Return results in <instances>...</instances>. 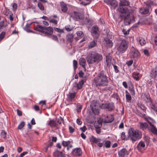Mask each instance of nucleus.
I'll return each instance as SVG.
<instances>
[{"label": "nucleus", "instance_id": "obj_15", "mask_svg": "<svg viewBox=\"0 0 157 157\" xmlns=\"http://www.w3.org/2000/svg\"><path fill=\"white\" fill-rule=\"evenodd\" d=\"M72 153L73 155L80 156L82 155V152L80 148H77L73 150Z\"/></svg>", "mask_w": 157, "mask_h": 157}, {"label": "nucleus", "instance_id": "obj_17", "mask_svg": "<svg viewBox=\"0 0 157 157\" xmlns=\"http://www.w3.org/2000/svg\"><path fill=\"white\" fill-rule=\"evenodd\" d=\"M105 41L107 47L108 48H111L113 46V43L112 41L110 40L109 38L106 37L104 39Z\"/></svg>", "mask_w": 157, "mask_h": 157}, {"label": "nucleus", "instance_id": "obj_57", "mask_svg": "<svg viewBox=\"0 0 157 157\" xmlns=\"http://www.w3.org/2000/svg\"><path fill=\"white\" fill-rule=\"evenodd\" d=\"M144 140L148 144L149 141V138L148 136H145L144 137Z\"/></svg>", "mask_w": 157, "mask_h": 157}, {"label": "nucleus", "instance_id": "obj_8", "mask_svg": "<svg viewBox=\"0 0 157 157\" xmlns=\"http://www.w3.org/2000/svg\"><path fill=\"white\" fill-rule=\"evenodd\" d=\"M70 15L73 19L76 21L84 19L83 14L78 12L74 11L71 13Z\"/></svg>", "mask_w": 157, "mask_h": 157}, {"label": "nucleus", "instance_id": "obj_19", "mask_svg": "<svg viewBox=\"0 0 157 157\" xmlns=\"http://www.w3.org/2000/svg\"><path fill=\"white\" fill-rule=\"evenodd\" d=\"M54 155L55 157H65L64 154L59 151H55L54 153Z\"/></svg>", "mask_w": 157, "mask_h": 157}, {"label": "nucleus", "instance_id": "obj_52", "mask_svg": "<svg viewBox=\"0 0 157 157\" xmlns=\"http://www.w3.org/2000/svg\"><path fill=\"white\" fill-rule=\"evenodd\" d=\"M12 7H13V10L14 11H15L17 9V4L16 3H13V5L12 6Z\"/></svg>", "mask_w": 157, "mask_h": 157}, {"label": "nucleus", "instance_id": "obj_29", "mask_svg": "<svg viewBox=\"0 0 157 157\" xmlns=\"http://www.w3.org/2000/svg\"><path fill=\"white\" fill-rule=\"evenodd\" d=\"M76 95V93H69L67 95L69 100L71 101L75 97Z\"/></svg>", "mask_w": 157, "mask_h": 157}, {"label": "nucleus", "instance_id": "obj_36", "mask_svg": "<svg viewBox=\"0 0 157 157\" xmlns=\"http://www.w3.org/2000/svg\"><path fill=\"white\" fill-rule=\"evenodd\" d=\"M139 42L141 46L144 45L146 42L144 39L142 37L139 38Z\"/></svg>", "mask_w": 157, "mask_h": 157}, {"label": "nucleus", "instance_id": "obj_45", "mask_svg": "<svg viewBox=\"0 0 157 157\" xmlns=\"http://www.w3.org/2000/svg\"><path fill=\"white\" fill-rule=\"evenodd\" d=\"M111 142L110 141H107L105 142V146L106 148H109L110 146Z\"/></svg>", "mask_w": 157, "mask_h": 157}, {"label": "nucleus", "instance_id": "obj_37", "mask_svg": "<svg viewBox=\"0 0 157 157\" xmlns=\"http://www.w3.org/2000/svg\"><path fill=\"white\" fill-rule=\"evenodd\" d=\"M49 22L51 23H53L55 25H57L58 23V21L54 19H52V16L49 18Z\"/></svg>", "mask_w": 157, "mask_h": 157}, {"label": "nucleus", "instance_id": "obj_35", "mask_svg": "<svg viewBox=\"0 0 157 157\" xmlns=\"http://www.w3.org/2000/svg\"><path fill=\"white\" fill-rule=\"evenodd\" d=\"M152 104V106L151 107V108L153 109L155 111H157V103H152V102H151Z\"/></svg>", "mask_w": 157, "mask_h": 157}, {"label": "nucleus", "instance_id": "obj_39", "mask_svg": "<svg viewBox=\"0 0 157 157\" xmlns=\"http://www.w3.org/2000/svg\"><path fill=\"white\" fill-rule=\"evenodd\" d=\"M136 113L138 116H140L141 117H144L145 116L144 114L140 113L139 111L137 110L136 112Z\"/></svg>", "mask_w": 157, "mask_h": 157}, {"label": "nucleus", "instance_id": "obj_11", "mask_svg": "<svg viewBox=\"0 0 157 157\" xmlns=\"http://www.w3.org/2000/svg\"><path fill=\"white\" fill-rule=\"evenodd\" d=\"M107 5L111 6V9L115 10L118 5V2L115 0H104Z\"/></svg>", "mask_w": 157, "mask_h": 157}, {"label": "nucleus", "instance_id": "obj_34", "mask_svg": "<svg viewBox=\"0 0 157 157\" xmlns=\"http://www.w3.org/2000/svg\"><path fill=\"white\" fill-rule=\"evenodd\" d=\"M121 138L123 140H126L128 139V137H127L124 132H122L121 134Z\"/></svg>", "mask_w": 157, "mask_h": 157}, {"label": "nucleus", "instance_id": "obj_10", "mask_svg": "<svg viewBox=\"0 0 157 157\" xmlns=\"http://www.w3.org/2000/svg\"><path fill=\"white\" fill-rule=\"evenodd\" d=\"M101 105H99V104L97 102L92 103L90 105L91 109L92 112L95 115H98L99 113L98 109L99 107L101 108Z\"/></svg>", "mask_w": 157, "mask_h": 157}, {"label": "nucleus", "instance_id": "obj_50", "mask_svg": "<svg viewBox=\"0 0 157 157\" xmlns=\"http://www.w3.org/2000/svg\"><path fill=\"white\" fill-rule=\"evenodd\" d=\"M52 39L55 41H56L57 42H59V40L57 36L56 35H53L52 36Z\"/></svg>", "mask_w": 157, "mask_h": 157}, {"label": "nucleus", "instance_id": "obj_14", "mask_svg": "<svg viewBox=\"0 0 157 157\" xmlns=\"http://www.w3.org/2000/svg\"><path fill=\"white\" fill-rule=\"evenodd\" d=\"M86 77L84 78H83L78 83L75 82L76 84V87H77V89H81L82 88L83 85L84 83L86 82Z\"/></svg>", "mask_w": 157, "mask_h": 157}, {"label": "nucleus", "instance_id": "obj_5", "mask_svg": "<svg viewBox=\"0 0 157 157\" xmlns=\"http://www.w3.org/2000/svg\"><path fill=\"white\" fill-rule=\"evenodd\" d=\"M35 29L47 36H51L53 32V29L51 27H45L37 25L35 27Z\"/></svg>", "mask_w": 157, "mask_h": 157}, {"label": "nucleus", "instance_id": "obj_16", "mask_svg": "<svg viewBox=\"0 0 157 157\" xmlns=\"http://www.w3.org/2000/svg\"><path fill=\"white\" fill-rule=\"evenodd\" d=\"M141 98L146 102H151V98L149 97V96L148 95L146 94L143 93L141 95Z\"/></svg>", "mask_w": 157, "mask_h": 157}, {"label": "nucleus", "instance_id": "obj_62", "mask_svg": "<svg viewBox=\"0 0 157 157\" xmlns=\"http://www.w3.org/2000/svg\"><path fill=\"white\" fill-rule=\"evenodd\" d=\"M84 74V73L82 71H80L78 73V75L80 77H82Z\"/></svg>", "mask_w": 157, "mask_h": 157}, {"label": "nucleus", "instance_id": "obj_21", "mask_svg": "<svg viewBox=\"0 0 157 157\" xmlns=\"http://www.w3.org/2000/svg\"><path fill=\"white\" fill-rule=\"evenodd\" d=\"M48 125L52 127H55L58 125L57 122L53 120H50L48 123Z\"/></svg>", "mask_w": 157, "mask_h": 157}, {"label": "nucleus", "instance_id": "obj_27", "mask_svg": "<svg viewBox=\"0 0 157 157\" xmlns=\"http://www.w3.org/2000/svg\"><path fill=\"white\" fill-rule=\"evenodd\" d=\"M148 125L146 123H140V126L141 129L144 130L146 129L148 127Z\"/></svg>", "mask_w": 157, "mask_h": 157}, {"label": "nucleus", "instance_id": "obj_9", "mask_svg": "<svg viewBox=\"0 0 157 157\" xmlns=\"http://www.w3.org/2000/svg\"><path fill=\"white\" fill-rule=\"evenodd\" d=\"M101 108L103 109H107L110 111H113L115 109L114 103L113 102L102 104L101 106Z\"/></svg>", "mask_w": 157, "mask_h": 157}, {"label": "nucleus", "instance_id": "obj_22", "mask_svg": "<svg viewBox=\"0 0 157 157\" xmlns=\"http://www.w3.org/2000/svg\"><path fill=\"white\" fill-rule=\"evenodd\" d=\"M106 118L107 119L105 122L107 123L112 122L114 119L113 116L112 115L107 116L106 117Z\"/></svg>", "mask_w": 157, "mask_h": 157}, {"label": "nucleus", "instance_id": "obj_41", "mask_svg": "<svg viewBox=\"0 0 157 157\" xmlns=\"http://www.w3.org/2000/svg\"><path fill=\"white\" fill-rule=\"evenodd\" d=\"M70 143L71 141H63L62 142V145L64 147H67Z\"/></svg>", "mask_w": 157, "mask_h": 157}, {"label": "nucleus", "instance_id": "obj_24", "mask_svg": "<svg viewBox=\"0 0 157 157\" xmlns=\"http://www.w3.org/2000/svg\"><path fill=\"white\" fill-rule=\"evenodd\" d=\"M145 146L144 142L141 141L137 144L136 148L139 151H140L142 148L144 147Z\"/></svg>", "mask_w": 157, "mask_h": 157}, {"label": "nucleus", "instance_id": "obj_2", "mask_svg": "<svg viewBox=\"0 0 157 157\" xmlns=\"http://www.w3.org/2000/svg\"><path fill=\"white\" fill-rule=\"evenodd\" d=\"M108 77L105 71H101L94 79L97 86H105L108 85Z\"/></svg>", "mask_w": 157, "mask_h": 157}, {"label": "nucleus", "instance_id": "obj_54", "mask_svg": "<svg viewBox=\"0 0 157 157\" xmlns=\"http://www.w3.org/2000/svg\"><path fill=\"white\" fill-rule=\"evenodd\" d=\"M112 64L113 66L115 72L116 73H118L119 72V70L118 69V67L116 65H114L113 64Z\"/></svg>", "mask_w": 157, "mask_h": 157}, {"label": "nucleus", "instance_id": "obj_1", "mask_svg": "<svg viewBox=\"0 0 157 157\" xmlns=\"http://www.w3.org/2000/svg\"><path fill=\"white\" fill-rule=\"evenodd\" d=\"M129 4L130 2L127 0H120L118 8V11L120 13L119 16L120 21L124 20V24L126 25H129L131 22L134 21V17L132 14L134 11L127 7Z\"/></svg>", "mask_w": 157, "mask_h": 157}, {"label": "nucleus", "instance_id": "obj_48", "mask_svg": "<svg viewBox=\"0 0 157 157\" xmlns=\"http://www.w3.org/2000/svg\"><path fill=\"white\" fill-rule=\"evenodd\" d=\"M150 1L147 2H144V3L146 4V5L148 7L150 6L151 5H152L153 4V2L152 1H151L150 0H149Z\"/></svg>", "mask_w": 157, "mask_h": 157}, {"label": "nucleus", "instance_id": "obj_13", "mask_svg": "<svg viewBox=\"0 0 157 157\" xmlns=\"http://www.w3.org/2000/svg\"><path fill=\"white\" fill-rule=\"evenodd\" d=\"M129 154V152L125 148H123L118 152L119 157H124L127 156Z\"/></svg>", "mask_w": 157, "mask_h": 157}, {"label": "nucleus", "instance_id": "obj_59", "mask_svg": "<svg viewBox=\"0 0 157 157\" xmlns=\"http://www.w3.org/2000/svg\"><path fill=\"white\" fill-rule=\"evenodd\" d=\"M144 54L147 56H148L149 55V52L148 50L145 49L144 51Z\"/></svg>", "mask_w": 157, "mask_h": 157}, {"label": "nucleus", "instance_id": "obj_26", "mask_svg": "<svg viewBox=\"0 0 157 157\" xmlns=\"http://www.w3.org/2000/svg\"><path fill=\"white\" fill-rule=\"evenodd\" d=\"M97 45V41H92L91 42L89 43V44L88 46V48L89 49L95 47Z\"/></svg>", "mask_w": 157, "mask_h": 157}, {"label": "nucleus", "instance_id": "obj_61", "mask_svg": "<svg viewBox=\"0 0 157 157\" xmlns=\"http://www.w3.org/2000/svg\"><path fill=\"white\" fill-rule=\"evenodd\" d=\"M80 129L83 132H84L87 129V128L85 126H84L82 127Z\"/></svg>", "mask_w": 157, "mask_h": 157}, {"label": "nucleus", "instance_id": "obj_25", "mask_svg": "<svg viewBox=\"0 0 157 157\" xmlns=\"http://www.w3.org/2000/svg\"><path fill=\"white\" fill-rule=\"evenodd\" d=\"M142 8L140 9V12L143 14H146L148 13L149 12V9L148 8Z\"/></svg>", "mask_w": 157, "mask_h": 157}, {"label": "nucleus", "instance_id": "obj_58", "mask_svg": "<svg viewBox=\"0 0 157 157\" xmlns=\"http://www.w3.org/2000/svg\"><path fill=\"white\" fill-rule=\"evenodd\" d=\"M24 29L27 32H30V33H33V31L30 30L29 28H27L26 27H24Z\"/></svg>", "mask_w": 157, "mask_h": 157}, {"label": "nucleus", "instance_id": "obj_33", "mask_svg": "<svg viewBox=\"0 0 157 157\" xmlns=\"http://www.w3.org/2000/svg\"><path fill=\"white\" fill-rule=\"evenodd\" d=\"M112 58L110 57H108L106 58V62L107 65L108 66H110L111 63Z\"/></svg>", "mask_w": 157, "mask_h": 157}, {"label": "nucleus", "instance_id": "obj_63", "mask_svg": "<svg viewBox=\"0 0 157 157\" xmlns=\"http://www.w3.org/2000/svg\"><path fill=\"white\" fill-rule=\"evenodd\" d=\"M17 115L19 116H21L22 115V112L18 109H17Z\"/></svg>", "mask_w": 157, "mask_h": 157}, {"label": "nucleus", "instance_id": "obj_28", "mask_svg": "<svg viewBox=\"0 0 157 157\" xmlns=\"http://www.w3.org/2000/svg\"><path fill=\"white\" fill-rule=\"evenodd\" d=\"M90 140L91 142L95 143H97L101 141V139H97L94 136H92L90 138Z\"/></svg>", "mask_w": 157, "mask_h": 157}, {"label": "nucleus", "instance_id": "obj_3", "mask_svg": "<svg viewBox=\"0 0 157 157\" xmlns=\"http://www.w3.org/2000/svg\"><path fill=\"white\" fill-rule=\"evenodd\" d=\"M102 56L95 51H90L86 57L87 62L88 64L98 63L102 60Z\"/></svg>", "mask_w": 157, "mask_h": 157}, {"label": "nucleus", "instance_id": "obj_6", "mask_svg": "<svg viewBox=\"0 0 157 157\" xmlns=\"http://www.w3.org/2000/svg\"><path fill=\"white\" fill-rule=\"evenodd\" d=\"M128 45L129 42L128 41L125 39L122 40L117 48L118 54H121L125 52L128 49Z\"/></svg>", "mask_w": 157, "mask_h": 157}, {"label": "nucleus", "instance_id": "obj_23", "mask_svg": "<svg viewBox=\"0 0 157 157\" xmlns=\"http://www.w3.org/2000/svg\"><path fill=\"white\" fill-rule=\"evenodd\" d=\"M61 10L64 13L66 12L67 10V5L63 2H61Z\"/></svg>", "mask_w": 157, "mask_h": 157}, {"label": "nucleus", "instance_id": "obj_56", "mask_svg": "<svg viewBox=\"0 0 157 157\" xmlns=\"http://www.w3.org/2000/svg\"><path fill=\"white\" fill-rule=\"evenodd\" d=\"M69 132L70 133H73L74 131L75 130L74 128H73L72 127L70 126L69 127Z\"/></svg>", "mask_w": 157, "mask_h": 157}, {"label": "nucleus", "instance_id": "obj_32", "mask_svg": "<svg viewBox=\"0 0 157 157\" xmlns=\"http://www.w3.org/2000/svg\"><path fill=\"white\" fill-rule=\"evenodd\" d=\"M126 99L128 101H131L132 99V97L129 93L127 90L125 91Z\"/></svg>", "mask_w": 157, "mask_h": 157}, {"label": "nucleus", "instance_id": "obj_44", "mask_svg": "<svg viewBox=\"0 0 157 157\" xmlns=\"http://www.w3.org/2000/svg\"><path fill=\"white\" fill-rule=\"evenodd\" d=\"M5 35V33L2 32L0 34V41H1L4 38Z\"/></svg>", "mask_w": 157, "mask_h": 157}, {"label": "nucleus", "instance_id": "obj_42", "mask_svg": "<svg viewBox=\"0 0 157 157\" xmlns=\"http://www.w3.org/2000/svg\"><path fill=\"white\" fill-rule=\"evenodd\" d=\"M101 127L100 126H97V125L95 126V128L96 129V132L98 134H99L101 132V129L100 128Z\"/></svg>", "mask_w": 157, "mask_h": 157}, {"label": "nucleus", "instance_id": "obj_31", "mask_svg": "<svg viewBox=\"0 0 157 157\" xmlns=\"http://www.w3.org/2000/svg\"><path fill=\"white\" fill-rule=\"evenodd\" d=\"M129 90L130 91L131 95H134L135 94V92L134 89V87L132 85L129 86Z\"/></svg>", "mask_w": 157, "mask_h": 157}, {"label": "nucleus", "instance_id": "obj_4", "mask_svg": "<svg viewBox=\"0 0 157 157\" xmlns=\"http://www.w3.org/2000/svg\"><path fill=\"white\" fill-rule=\"evenodd\" d=\"M128 139L132 143L139 140L142 138V134L139 130L132 128L129 129L128 131Z\"/></svg>", "mask_w": 157, "mask_h": 157}, {"label": "nucleus", "instance_id": "obj_60", "mask_svg": "<svg viewBox=\"0 0 157 157\" xmlns=\"http://www.w3.org/2000/svg\"><path fill=\"white\" fill-rule=\"evenodd\" d=\"M65 29L68 32H70L71 31L72 29L69 27L68 26H66L65 27Z\"/></svg>", "mask_w": 157, "mask_h": 157}, {"label": "nucleus", "instance_id": "obj_53", "mask_svg": "<svg viewBox=\"0 0 157 157\" xmlns=\"http://www.w3.org/2000/svg\"><path fill=\"white\" fill-rule=\"evenodd\" d=\"M53 143L51 141V140H50L49 141V144L47 145L48 147L49 148L51 147L53 145Z\"/></svg>", "mask_w": 157, "mask_h": 157}, {"label": "nucleus", "instance_id": "obj_20", "mask_svg": "<svg viewBox=\"0 0 157 157\" xmlns=\"http://www.w3.org/2000/svg\"><path fill=\"white\" fill-rule=\"evenodd\" d=\"M86 60L84 58H81L79 60V64L82 66V67L85 69L86 70L85 67L86 64Z\"/></svg>", "mask_w": 157, "mask_h": 157}, {"label": "nucleus", "instance_id": "obj_51", "mask_svg": "<svg viewBox=\"0 0 157 157\" xmlns=\"http://www.w3.org/2000/svg\"><path fill=\"white\" fill-rule=\"evenodd\" d=\"M133 61L132 60H130L129 61H128L126 63V64L128 66H131L133 63Z\"/></svg>", "mask_w": 157, "mask_h": 157}, {"label": "nucleus", "instance_id": "obj_38", "mask_svg": "<svg viewBox=\"0 0 157 157\" xmlns=\"http://www.w3.org/2000/svg\"><path fill=\"white\" fill-rule=\"evenodd\" d=\"M25 123L24 121L21 122L18 126L17 128L19 129H21L24 126Z\"/></svg>", "mask_w": 157, "mask_h": 157}, {"label": "nucleus", "instance_id": "obj_49", "mask_svg": "<svg viewBox=\"0 0 157 157\" xmlns=\"http://www.w3.org/2000/svg\"><path fill=\"white\" fill-rule=\"evenodd\" d=\"M6 133L4 130H3L2 131L1 133V136L2 137H3V138H5L6 137Z\"/></svg>", "mask_w": 157, "mask_h": 157}, {"label": "nucleus", "instance_id": "obj_12", "mask_svg": "<svg viewBox=\"0 0 157 157\" xmlns=\"http://www.w3.org/2000/svg\"><path fill=\"white\" fill-rule=\"evenodd\" d=\"M91 31L92 36L94 38L97 39L100 35L98 26L96 25L94 26L92 28Z\"/></svg>", "mask_w": 157, "mask_h": 157}, {"label": "nucleus", "instance_id": "obj_40", "mask_svg": "<svg viewBox=\"0 0 157 157\" xmlns=\"http://www.w3.org/2000/svg\"><path fill=\"white\" fill-rule=\"evenodd\" d=\"M137 105L139 107H140L141 109L143 110H145L146 108L144 106V105H143L141 104L138 103L137 104Z\"/></svg>", "mask_w": 157, "mask_h": 157}, {"label": "nucleus", "instance_id": "obj_43", "mask_svg": "<svg viewBox=\"0 0 157 157\" xmlns=\"http://www.w3.org/2000/svg\"><path fill=\"white\" fill-rule=\"evenodd\" d=\"M38 6L41 10H44V6L41 3L39 2L38 3Z\"/></svg>", "mask_w": 157, "mask_h": 157}, {"label": "nucleus", "instance_id": "obj_18", "mask_svg": "<svg viewBox=\"0 0 157 157\" xmlns=\"http://www.w3.org/2000/svg\"><path fill=\"white\" fill-rule=\"evenodd\" d=\"M151 128L148 127V129H150L151 131L154 134L157 135V129L156 127H155L152 123L151 122L149 123Z\"/></svg>", "mask_w": 157, "mask_h": 157}, {"label": "nucleus", "instance_id": "obj_55", "mask_svg": "<svg viewBox=\"0 0 157 157\" xmlns=\"http://www.w3.org/2000/svg\"><path fill=\"white\" fill-rule=\"evenodd\" d=\"M122 32L124 33V34L126 35L129 34V30H128L126 31V30H125L124 29H123L122 30Z\"/></svg>", "mask_w": 157, "mask_h": 157}, {"label": "nucleus", "instance_id": "obj_46", "mask_svg": "<svg viewBox=\"0 0 157 157\" xmlns=\"http://www.w3.org/2000/svg\"><path fill=\"white\" fill-rule=\"evenodd\" d=\"M54 30L58 33H63L64 32L63 29H60L57 28H54Z\"/></svg>", "mask_w": 157, "mask_h": 157}, {"label": "nucleus", "instance_id": "obj_47", "mask_svg": "<svg viewBox=\"0 0 157 157\" xmlns=\"http://www.w3.org/2000/svg\"><path fill=\"white\" fill-rule=\"evenodd\" d=\"M73 63L74 69L75 70L77 68V65L78 64L77 61L74 60L73 61Z\"/></svg>", "mask_w": 157, "mask_h": 157}, {"label": "nucleus", "instance_id": "obj_30", "mask_svg": "<svg viewBox=\"0 0 157 157\" xmlns=\"http://www.w3.org/2000/svg\"><path fill=\"white\" fill-rule=\"evenodd\" d=\"M74 35L72 34H69L67 36V41L70 42L72 43L73 40Z\"/></svg>", "mask_w": 157, "mask_h": 157}, {"label": "nucleus", "instance_id": "obj_64", "mask_svg": "<svg viewBox=\"0 0 157 157\" xmlns=\"http://www.w3.org/2000/svg\"><path fill=\"white\" fill-rule=\"evenodd\" d=\"M139 73H137L135 75V76H133V78L136 79V80H138L139 79V77L138 76V75Z\"/></svg>", "mask_w": 157, "mask_h": 157}, {"label": "nucleus", "instance_id": "obj_7", "mask_svg": "<svg viewBox=\"0 0 157 157\" xmlns=\"http://www.w3.org/2000/svg\"><path fill=\"white\" fill-rule=\"evenodd\" d=\"M140 53L138 50L133 47H132L130 52V57L132 59H134L136 60L140 57Z\"/></svg>", "mask_w": 157, "mask_h": 157}]
</instances>
